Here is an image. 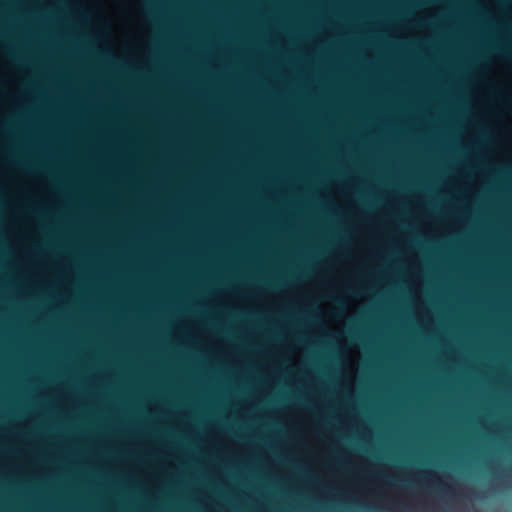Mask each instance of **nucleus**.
Listing matches in <instances>:
<instances>
[{
	"instance_id": "1",
	"label": "nucleus",
	"mask_w": 512,
	"mask_h": 512,
	"mask_svg": "<svg viewBox=\"0 0 512 512\" xmlns=\"http://www.w3.org/2000/svg\"><path fill=\"white\" fill-rule=\"evenodd\" d=\"M512 66H340V71H478Z\"/></svg>"
},
{
	"instance_id": "3",
	"label": "nucleus",
	"mask_w": 512,
	"mask_h": 512,
	"mask_svg": "<svg viewBox=\"0 0 512 512\" xmlns=\"http://www.w3.org/2000/svg\"><path fill=\"white\" fill-rule=\"evenodd\" d=\"M3 36H4V34L0 31V38L3 37Z\"/></svg>"
},
{
	"instance_id": "2",
	"label": "nucleus",
	"mask_w": 512,
	"mask_h": 512,
	"mask_svg": "<svg viewBox=\"0 0 512 512\" xmlns=\"http://www.w3.org/2000/svg\"><path fill=\"white\" fill-rule=\"evenodd\" d=\"M507 39L509 40V42L512 43V24L508 27V30H507Z\"/></svg>"
}]
</instances>
